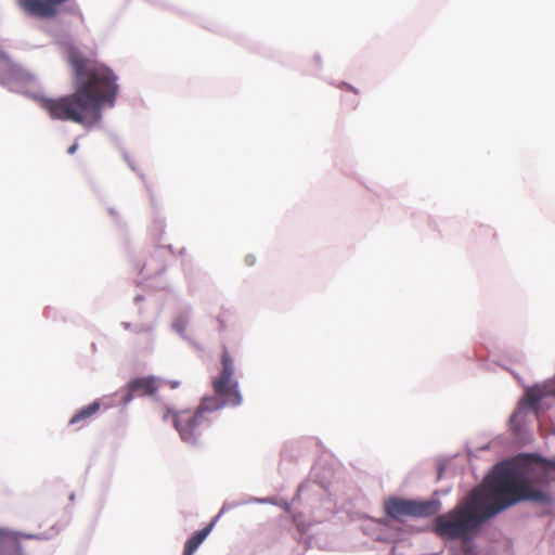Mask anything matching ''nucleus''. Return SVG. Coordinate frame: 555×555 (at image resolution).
<instances>
[{"instance_id":"nucleus-11","label":"nucleus","mask_w":555,"mask_h":555,"mask_svg":"<svg viewBox=\"0 0 555 555\" xmlns=\"http://www.w3.org/2000/svg\"><path fill=\"white\" fill-rule=\"evenodd\" d=\"M544 393L539 387H531L526 391V398L529 404L533 408L538 405V403L543 399Z\"/></svg>"},{"instance_id":"nucleus-14","label":"nucleus","mask_w":555,"mask_h":555,"mask_svg":"<svg viewBox=\"0 0 555 555\" xmlns=\"http://www.w3.org/2000/svg\"><path fill=\"white\" fill-rule=\"evenodd\" d=\"M255 262H256V257H255L254 255H247V256L245 257V263H246L247 266H254V264H255Z\"/></svg>"},{"instance_id":"nucleus-2","label":"nucleus","mask_w":555,"mask_h":555,"mask_svg":"<svg viewBox=\"0 0 555 555\" xmlns=\"http://www.w3.org/2000/svg\"><path fill=\"white\" fill-rule=\"evenodd\" d=\"M522 500L546 503L548 495L533 488L521 468L512 463H500L487 477L483 487L474 489L459 506L480 526Z\"/></svg>"},{"instance_id":"nucleus-15","label":"nucleus","mask_w":555,"mask_h":555,"mask_svg":"<svg viewBox=\"0 0 555 555\" xmlns=\"http://www.w3.org/2000/svg\"><path fill=\"white\" fill-rule=\"evenodd\" d=\"M78 150V143H74L73 145H70L67 150V153L73 155L76 153V151Z\"/></svg>"},{"instance_id":"nucleus-5","label":"nucleus","mask_w":555,"mask_h":555,"mask_svg":"<svg viewBox=\"0 0 555 555\" xmlns=\"http://www.w3.org/2000/svg\"><path fill=\"white\" fill-rule=\"evenodd\" d=\"M478 527L460 506L435 519V531L442 539H466Z\"/></svg>"},{"instance_id":"nucleus-1","label":"nucleus","mask_w":555,"mask_h":555,"mask_svg":"<svg viewBox=\"0 0 555 555\" xmlns=\"http://www.w3.org/2000/svg\"><path fill=\"white\" fill-rule=\"evenodd\" d=\"M67 61L75 73V91L57 99L42 98L40 106L52 119L89 128L100 121L103 105L113 104L117 94L116 77L104 65H89L76 48L68 49Z\"/></svg>"},{"instance_id":"nucleus-17","label":"nucleus","mask_w":555,"mask_h":555,"mask_svg":"<svg viewBox=\"0 0 555 555\" xmlns=\"http://www.w3.org/2000/svg\"><path fill=\"white\" fill-rule=\"evenodd\" d=\"M223 327H224V325H223V323L220 321V328H223Z\"/></svg>"},{"instance_id":"nucleus-7","label":"nucleus","mask_w":555,"mask_h":555,"mask_svg":"<svg viewBox=\"0 0 555 555\" xmlns=\"http://www.w3.org/2000/svg\"><path fill=\"white\" fill-rule=\"evenodd\" d=\"M69 0H18L21 9L28 15L40 18H54L59 7Z\"/></svg>"},{"instance_id":"nucleus-6","label":"nucleus","mask_w":555,"mask_h":555,"mask_svg":"<svg viewBox=\"0 0 555 555\" xmlns=\"http://www.w3.org/2000/svg\"><path fill=\"white\" fill-rule=\"evenodd\" d=\"M440 509L438 501H414L400 498H389L385 502V512L390 518L402 521L405 517H426L435 515Z\"/></svg>"},{"instance_id":"nucleus-16","label":"nucleus","mask_w":555,"mask_h":555,"mask_svg":"<svg viewBox=\"0 0 555 555\" xmlns=\"http://www.w3.org/2000/svg\"><path fill=\"white\" fill-rule=\"evenodd\" d=\"M179 386V383L178 382H172L170 383V387L171 388H177Z\"/></svg>"},{"instance_id":"nucleus-3","label":"nucleus","mask_w":555,"mask_h":555,"mask_svg":"<svg viewBox=\"0 0 555 555\" xmlns=\"http://www.w3.org/2000/svg\"><path fill=\"white\" fill-rule=\"evenodd\" d=\"M214 400H202L195 411L181 410L172 411L169 406H164L162 417L164 421L172 417L173 426L180 435V438L186 443H196L203 434L209 428L210 420L207 413H211L210 408H215Z\"/></svg>"},{"instance_id":"nucleus-10","label":"nucleus","mask_w":555,"mask_h":555,"mask_svg":"<svg viewBox=\"0 0 555 555\" xmlns=\"http://www.w3.org/2000/svg\"><path fill=\"white\" fill-rule=\"evenodd\" d=\"M215 521L208 524L204 529L194 533L185 543L183 555H193L197 547L204 542L212 530Z\"/></svg>"},{"instance_id":"nucleus-9","label":"nucleus","mask_w":555,"mask_h":555,"mask_svg":"<svg viewBox=\"0 0 555 555\" xmlns=\"http://www.w3.org/2000/svg\"><path fill=\"white\" fill-rule=\"evenodd\" d=\"M100 406L101 405L98 401L83 406L73 415V417L69 420V424L83 427L86 424H88L90 418H92L100 411Z\"/></svg>"},{"instance_id":"nucleus-13","label":"nucleus","mask_w":555,"mask_h":555,"mask_svg":"<svg viewBox=\"0 0 555 555\" xmlns=\"http://www.w3.org/2000/svg\"><path fill=\"white\" fill-rule=\"evenodd\" d=\"M13 533L7 528L0 527V540L12 538Z\"/></svg>"},{"instance_id":"nucleus-8","label":"nucleus","mask_w":555,"mask_h":555,"mask_svg":"<svg viewBox=\"0 0 555 555\" xmlns=\"http://www.w3.org/2000/svg\"><path fill=\"white\" fill-rule=\"evenodd\" d=\"M160 385L159 379L154 376L134 378L128 384V393L124 399V403H129L134 396H152L159 389Z\"/></svg>"},{"instance_id":"nucleus-12","label":"nucleus","mask_w":555,"mask_h":555,"mask_svg":"<svg viewBox=\"0 0 555 555\" xmlns=\"http://www.w3.org/2000/svg\"><path fill=\"white\" fill-rule=\"evenodd\" d=\"M69 12L74 15H77L81 21H83V15L77 4H72L69 8Z\"/></svg>"},{"instance_id":"nucleus-4","label":"nucleus","mask_w":555,"mask_h":555,"mask_svg":"<svg viewBox=\"0 0 555 555\" xmlns=\"http://www.w3.org/2000/svg\"><path fill=\"white\" fill-rule=\"evenodd\" d=\"M234 360L229 350L224 347L221 354V371L211 380L214 396L204 397L202 400H214L215 408L210 411H218L224 406H238L243 402L238 382L234 379Z\"/></svg>"}]
</instances>
